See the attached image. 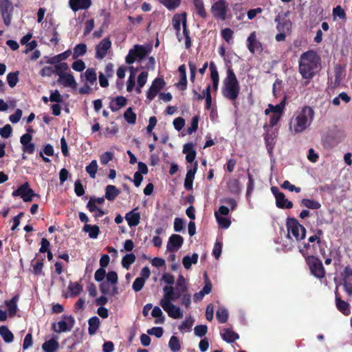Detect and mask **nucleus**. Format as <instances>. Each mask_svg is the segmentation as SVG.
I'll return each mask as SVG.
<instances>
[{
	"instance_id": "nucleus-1",
	"label": "nucleus",
	"mask_w": 352,
	"mask_h": 352,
	"mask_svg": "<svg viewBox=\"0 0 352 352\" xmlns=\"http://www.w3.org/2000/svg\"><path fill=\"white\" fill-rule=\"evenodd\" d=\"M320 58L314 51H308L300 56L299 72L305 79H311L318 69Z\"/></svg>"
},
{
	"instance_id": "nucleus-2",
	"label": "nucleus",
	"mask_w": 352,
	"mask_h": 352,
	"mask_svg": "<svg viewBox=\"0 0 352 352\" xmlns=\"http://www.w3.org/2000/svg\"><path fill=\"white\" fill-rule=\"evenodd\" d=\"M314 111L308 106L304 107L297 111L289 123L290 129L296 133L303 132L307 129L314 120Z\"/></svg>"
},
{
	"instance_id": "nucleus-3",
	"label": "nucleus",
	"mask_w": 352,
	"mask_h": 352,
	"mask_svg": "<svg viewBox=\"0 0 352 352\" xmlns=\"http://www.w3.org/2000/svg\"><path fill=\"white\" fill-rule=\"evenodd\" d=\"M164 296L160 301V305L162 309L167 313L170 318L173 319H180L184 316L182 309L173 303L175 300L174 287H164Z\"/></svg>"
},
{
	"instance_id": "nucleus-4",
	"label": "nucleus",
	"mask_w": 352,
	"mask_h": 352,
	"mask_svg": "<svg viewBox=\"0 0 352 352\" xmlns=\"http://www.w3.org/2000/svg\"><path fill=\"white\" fill-rule=\"evenodd\" d=\"M239 92L240 85L236 75L232 69H229L227 76L223 80L222 94L226 98L234 101L238 98Z\"/></svg>"
},
{
	"instance_id": "nucleus-5",
	"label": "nucleus",
	"mask_w": 352,
	"mask_h": 352,
	"mask_svg": "<svg viewBox=\"0 0 352 352\" xmlns=\"http://www.w3.org/2000/svg\"><path fill=\"white\" fill-rule=\"evenodd\" d=\"M173 25L176 31V35L179 41L183 38L185 39V46L188 49L191 46V41L186 27V14H176L173 19Z\"/></svg>"
},
{
	"instance_id": "nucleus-6",
	"label": "nucleus",
	"mask_w": 352,
	"mask_h": 352,
	"mask_svg": "<svg viewBox=\"0 0 352 352\" xmlns=\"http://www.w3.org/2000/svg\"><path fill=\"white\" fill-rule=\"evenodd\" d=\"M285 107V99L284 98L279 104L273 105L268 104V107L265 110V113L270 116L269 125L271 127L274 126L280 120Z\"/></svg>"
},
{
	"instance_id": "nucleus-7",
	"label": "nucleus",
	"mask_w": 352,
	"mask_h": 352,
	"mask_svg": "<svg viewBox=\"0 0 352 352\" xmlns=\"http://www.w3.org/2000/svg\"><path fill=\"white\" fill-rule=\"evenodd\" d=\"M287 238L292 239V236L298 241L305 239L306 235V229L300 225L296 219H290L287 222Z\"/></svg>"
},
{
	"instance_id": "nucleus-8",
	"label": "nucleus",
	"mask_w": 352,
	"mask_h": 352,
	"mask_svg": "<svg viewBox=\"0 0 352 352\" xmlns=\"http://www.w3.org/2000/svg\"><path fill=\"white\" fill-rule=\"evenodd\" d=\"M151 47L148 46L138 45L134 46L133 49L129 50L125 58L127 64H132L135 60H142L149 52Z\"/></svg>"
},
{
	"instance_id": "nucleus-9",
	"label": "nucleus",
	"mask_w": 352,
	"mask_h": 352,
	"mask_svg": "<svg viewBox=\"0 0 352 352\" xmlns=\"http://www.w3.org/2000/svg\"><path fill=\"white\" fill-rule=\"evenodd\" d=\"M228 10V4L226 0H218L211 6V12L213 16L222 21L226 19Z\"/></svg>"
},
{
	"instance_id": "nucleus-10",
	"label": "nucleus",
	"mask_w": 352,
	"mask_h": 352,
	"mask_svg": "<svg viewBox=\"0 0 352 352\" xmlns=\"http://www.w3.org/2000/svg\"><path fill=\"white\" fill-rule=\"evenodd\" d=\"M307 263L310 270L316 277L321 278L324 276V270L321 261L314 256L307 258Z\"/></svg>"
},
{
	"instance_id": "nucleus-11",
	"label": "nucleus",
	"mask_w": 352,
	"mask_h": 352,
	"mask_svg": "<svg viewBox=\"0 0 352 352\" xmlns=\"http://www.w3.org/2000/svg\"><path fill=\"white\" fill-rule=\"evenodd\" d=\"M75 324L74 318L71 316H63V320L58 321L57 324H54V329L56 332L61 333L70 331Z\"/></svg>"
},
{
	"instance_id": "nucleus-12",
	"label": "nucleus",
	"mask_w": 352,
	"mask_h": 352,
	"mask_svg": "<svg viewBox=\"0 0 352 352\" xmlns=\"http://www.w3.org/2000/svg\"><path fill=\"white\" fill-rule=\"evenodd\" d=\"M13 197L20 196L25 202L32 201V197L35 196L34 191L30 188L28 182L23 184L17 190L12 192Z\"/></svg>"
},
{
	"instance_id": "nucleus-13",
	"label": "nucleus",
	"mask_w": 352,
	"mask_h": 352,
	"mask_svg": "<svg viewBox=\"0 0 352 352\" xmlns=\"http://www.w3.org/2000/svg\"><path fill=\"white\" fill-rule=\"evenodd\" d=\"M111 42L109 38H105L96 47V58L97 59L104 58L108 50L111 48Z\"/></svg>"
},
{
	"instance_id": "nucleus-14",
	"label": "nucleus",
	"mask_w": 352,
	"mask_h": 352,
	"mask_svg": "<svg viewBox=\"0 0 352 352\" xmlns=\"http://www.w3.org/2000/svg\"><path fill=\"white\" fill-rule=\"evenodd\" d=\"M247 47L248 50L252 53L254 54L255 52L262 51V44L257 39L256 34L255 32H252L247 38Z\"/></svg>"
},
{
	"instance_id": "nucleus-15",
	"label": "nucleus",
	"mask_w": 352,
	"mask_h": 352,
	"mask_svg": "<svg viewBox=\"0 0 352 352\" xmlns=\"http://www.w3.org/2000/svg\"><path fill=\"white\" fill-rule=\"evenodd\" d=\"M164 85L165 82L162 78H156L153 80L147 92V98L149 101L154 99L157 93L164 87Z\"/></svg>"
},
{
	"instance_id": "nucleus-16",
	"label": "nucleus",
	"mask_w": 352,
	"mask_h": 352,
	"mask_svg": "<svg viewBox=\"0 0 352 352\" xmlns=\"http://www.w3.org/2000/svg\"><path fill=\"white\" fill-rule=\"evenodd\" d=\"M275 22L277 23L276 29L278 32H282L287 35L290 34L292 31V23L289 19H283L278 15L275 19Z\"/></svg>"
},
{
	"instance_id": "nucleus-17",
	"label": "nucleus",
	"mask_w": 352,
	"mask_h": 352,
	"mask_svg": "<svg viewBox=\"0 0 352 352\" xmlns=\"http://www.w3.org/2000/svg\"><path fill=\"white\" fill-rule=\"evenodd\" d=\"M32 136L30 133L23 134L20 138L23 152L32 154L35 151V144L32 143Z\"/></svg>"
},
{
	"instance_id": "nucleus-18",
	"label": "nucleus",
	"mask_w": 352,
	"mask_h": 352,
	"mask_svg": "<svg viewBox=\"0 0 352 352\" xmlns=\"http://www.w3.org/2000/svg\"><path fill=\"white\" fill-rule=\"evenodd\" d=\"M183 238L178 234H173L169 237L166 248L169 252L177 250L183 244Z\"/></svg>"
},
{
	"instance_id": "nucleus-19",
	"label": "nucleus",
	"mask_w": 352,
	"mask_h": 352,
	"mask_svg": "<svg viewBox=\"0 0 352 352\" xmlns=\"http://www.w3.org/2000/svg\"><path fill=\"white\" fill-rule=\"evenodd\" d=\"M91 5V0H69V6L74 11L87 10Z\"/></svg>"
},
{
	"instance_id": "nucleus-20",
	"label": "nucleus",
	"mask_w": 352,
	"mask_h": 352,
	"mask_svg": "<svg viewBox=\"0 0 352 352\" xmlns=\"http://www.w3.org/2000/svg\"><path fill=\"white\" fill-rule=\"evenodd\" d=\"M198 164L196 162L194 164V167L192 168H190L188 170L186 178L184 180V188L187 190H190L192 189L193 180L195 178V175L197 170Z\"/></svg>"
},
{
	"instance_id": "nucleus-21",
	"label": "nucleus",
	"mask_w": 352,
	"mask_h": 352,
	"mask_svg": "<svg viewBox=\"0 0 352 352\" xmlns=\"http://www.w3.org/2000/svg\"><path fill=\"white\" fill-rule=\"evenodd\" d=\"M57 82L66 87L75 88L76 87V80L72 74L67 72L58 78Z\"/></svg>"
},
{
	"instance_id": "nucleus-22",
	"label": "nucleus",
	"mask_w": 352,
	"mask_h": 352,
	"mask_svg": "<svg viewBox=\"0 0 352 352\" xmlns=\"http://www.w3.org/2000/svg\"><path fill=\"white\" fill-rule=\"evenodd\" d=\"M138 208H135L131 211L127 212L125 215V219L130 227L136 226L140 223V212H136Z\"/></svg>"
},
{
	"instance_id": "nucleus-23",
	"label": "nucleus",
	"mask_w": 352,
	"mask_h": 352,
	"mask_svg": "<svg viewBox=\"0 0 352 352\" xmlns=\"http://www.w3.org/2000/svg\"><path fill=\"white\" fill-rule=\"evenodd\" d=\"M206 284L203 289L197 292L193 296V300L195 302L200 301L203 299L206 294H208L212 291V285L210 280L208 279L206 274H205Z\"/></svg>"
},
{
	"instance_id": "nucleus-24",
	"label": "nucleus",
	"mask_w": 352,
	"mask_h": 352,
	"mask_svg": "<svg viewBox=\"0 0 352 352\" xmlns=\"http://www.w3.org/2000/svg\"><path fill=\"white\" fill-rule=\"evenodd\" d=\"M174 298L175 300L181 298L182 305L186 308H188L191 304V294L188 290L184 292H177L174 291Z\"/></svg>"
},
{
	"instance_id": "nucleus-25",
	"label": "nucleus",
	"mask_w": 352,
	"mask_h": 352,
	"mask_svg": "<svg viewBox=\"0 0 352 352\" xmlns=\"http://www.w3.org/2000/svg\"><path fill=\"white\" fill-rule=\"evenodd\" d=\"M221 336L227 342H233L239 338V336L230 329H224L221 331Z\"/></svg>"
},
{
	"instance_id": "nucleus-26",
	"label": "nucleus",
	"mask_w": 352,
	"mask_h": 352,
	"mask_svg": "<svg viewBox=\"0 0 352 352\" xmlns=\"http://www.w3.org/2000/svg\"><path fill=\"white\" fill-rule=\"evenodd\" d=\"M345 276L344 278V286L349 294H352V270L345 268Z\"/></svg>"
},
{
	"instance_id": "nucleus-27",
	"label": "nucleus",
	"mask_w": 352,
	"mask_h": 352,
	"mask_svg": "<svg viewBox=\"0 0 352 352\" xmlns=\"http://www.w3.org/2000/svg\"><path fill=\"white\" fill-rule=\"evenodd\" d=\"M19 296H14L11 300H6L5 304L7 306L9 314L10 316L15 315L17 311V302L19 300Z\"/></svg>"
},
{
	"instance_id": "nucleus-28",
	"label": "nucleus",
	"mask_w": 352,
	"mask_h": 352,
	"mask_svg": "<svg viewBox=\"0 0 352 352\" xmlns=\"http://www.w3.org/2000/svg\"><path fill=\"white\" fill-rule=\"evenodd\" d=\"M174 289H175V292H184L188 290V285L187 280H186V278L184 277V276L182 274H179L178 276V278H177V282H176V287H175V288L174 287Z\"/></svg>"
},
{
	"instance_id": "nucleus-29",
	"label": "nucleus",
	"mask_w": 352,
	"mask_h": 352,
	"mask_svg": "<svg viewBox=\"0 0 352 352\" xmlns=\"http://www.w3.org/2000/svg\"><path fill=\"white\" fill-rule=\"evenodd\" d=\"M276 206L280 208H292L293 206L292 202L287 199L283 192L276 198Z\"/></svg>"
},
{
	"instance_id": "nucleus-30",
	"label": "nucleus",
	"mask_w": 352,
	"mask_h": 352,
	"mask_svg": "<svg viewBox=\"0 0 352 352\" xmlns=\"http://www.w3.org/2000/svg\"><path fill=\"white\" fill-rule=\"evenodd\" d=\"M84 76L86 83H89L90 85H94L96 83L97 74L94 69L88 68L84 73Z\"/></svg>"
},
{
	"instance_id": "nucleus-31",
	"label": "nucleus",
	"mask_w": 352,
	"mask_h": 352,
	"mask_svg": "<svg viewBox=\"0 0 352 352\" xmlns=\"http://www.w3.org/2000/svg\"><path fill=\"white\" fill-rule=\"evenodd\" d=\"M120 194V190L113 185H108L106 187L105 198L109 201H113Z\"/></svg>"
},
{
	"instance_id": "nucleus-32",
	"label": "nucleus",
	"mask_w": 352,
	"mask_h": 352,
	"mask_svg": "<svg viewBox=\"0 0 352 352\" xmlns=\"http://www.w3.org/2000/svg\"><path fill=\"white\" fill-rule=\"evenodd\" d=\"M59 346V344L54 339L45 341L43 345L42 349L45 352H55Z\"/></svg>"
},
{
	"instance_id": "nucleus-33",
	"label": "nucleus",
	"mask_w": 352,
	"mask_h": 352,
	"mask_svg": "<svg viewBox=\"0 0 352 352\" xmlns=\"http://www.w3.org/2000/svg\"><path fill=\"white\" fill-rule=\"evenodd\" d=\"M100 319L97 316H93L89 319L88 331L90 335H94L100 326Z\"/></svg>"
},
{
	"instance_id": "nucleus-34",
	"label": "nucleus",
	"mask_w": 352,
	"mask_h": 352,
	"mask_svg": "<svg viewBox=\"0 0 352 352\" xmlns=\"http://www.w3.org/2000/svg\"><path fill=\"white\" fill-rule=\"evenodd\" d=\"M82 230L89 234V236L91 239H96L98 236L100 230L98 226H91L89 224H85Z\"/></svg>"
},
{
	"instance_id": "nucleus-35",
	"label": "nucleus",
	"mask_w": 352,
	"mask_h": 352,
	"mask_svg": "<svg viewBox=\"0 0 352 352\" xmlns=\"http://www.w3.org/2000/svg\"><path fill=\"white\" fill-rule=\"evenodd\" d=\"M0 335L3 340L7 343H10L14 340L13 333L6 326L0 327Z\"/></svg>"
},
{
	"instance_id": "nucleus-36",
	"label": "nucleus",
	"mask_w": 352,
	"mask_h": 352,
	"mask_svg": "<svg viewBox=\"0 0 352 352\" xmlns=\"http://www.w3.org/2000/svg\"><path fill=\"white\" fill-rule=\"evenodd\" d=\"M195 320L191 317H187L184 321L179 326L178 329L182 332H190L194 324Z\"/></svg>"
},
{
	"instance_id": "nucleus-37",
	"label": "nucleus",
	"mask_w": 352,
	"mask_h": 352,
	"mask_svg": "<svg viewBox=\"0 0 352 352\" xmlns=\"http://www.w3.org/2000/svg\"><path fill=\"white\" fill-rule=\"evenodd\" d=\"M197 261L198 254L197 253H194L191 256H185L182 260L184 267L187 270L190 268L192 264H196Z\"/></svg>"
},
{
	"instance_id": "nucleus-38",
	"label": "nucleus",
	"mask_w": 352,
	"mask_h": 352,
	"mask_svg": "<svg viewBox=\"0 0 352 352\" xmlns=\"http://www.w3.org/2000/svg\"><path fill=\"white\" fill-rule=\"evenodd\" d=\"M87 52V45L85 43L76 45L74 48L73 58L76 59L80 56H84Z\"/></svg>"
},
{
	"instance_id": "nucleus-39",
	"label": "nucleus",
	"mask_w": 352,
	"mask_h": 352,
	"mask_svg": "<svg viewBox=\"0 0 352 352\" xmlns=\"http://www.w3.org/2000/svg\"><path fill=\"white\" fill-rule=\"evenodd\" d=\"M336 306L337 308L344 315H349L350 314V309L349 304L342 300L340 298L336 297Z\"/></svg>"
},
{
	"instance_id": "nucleus-40",
	"label": "nucleus",
	"mask_w": 352,
	"mask_h": 352,
	"mask_svg": "<svg viewBox=\"0 0 352 352\" xmlns=\"http://www.w3.org/2000/svg\"><path fill=\"white\" fill-rule=\"evenodd\" d=\"M216 317L220 323H225L228 318V310L223 307H219L217 311Z\"/></svg>"
},
{
	"instance_id": "nucleus-41",
	"label": "nucleus",
	"mask_w": 352,
	"mask_h": 352,
	"mask_svg": "<svg viewBox=\"0 0 352 352\" xmlns=\"http://www.w3.org/2000/svg\"><path fill=\"white\" fill-rule=\"evenodd\" d=\"M69 69V65L66 63H62L61 64H56L54 65V74L60 78V76L64 75Z\"/></svg>"
},
{
	"instance_id": "nucleus-42",
	"label": "nucleus",
	"mask_w": 352,
	"mask_h": 352,
	"mask_svg": "<svg viewBox=\"0 0 352 352\" xmlns=\"http://www.w3.org/2000/svg\"><path fill=\"white\" fill-rule=\"evenodd\" d=\"M151 315L153 317L156 318L155 322L156 324H162L164 322V316H163L161 309L155 306L152 310Z\"/></svg>"
},
{
	"instance_id": "nucleus-43",
	"label": "nucleus",
	"mask_w": 352,
	"mask_h": 352,
	"mask_svg": "<svg viewBox=\"0 0 352 352\" xmlns=\"http://www.w3.org/2000/svg\"><path fill=\"white\" fill-rule=\"evenodd\" d=\"M135 261V256L134 254H127L122 259V265L124 268L129 270L131 265Z\"/></svg>"
},
{
	"instance_id": "nucleus-44",
	"label": "nucleus",
	"mask_w": 352,
	"mask_h": 352,
	"mask_svg": "<svg viewBox=\"0 0 352 352\" xmlns=\"http://www.w3.org/2000/svg\"><path fill=\"white\" fill-rule=\"evenodd\" d=\"M68 289L71 292V296H76L82 291V286L78 282L69 283Z\"/></svg>"
},
{
	"instance_id": "nucleus-45",
	"label": "nucleus",
	"mask_w": 352,
	"mask_h": 352,
	"mask_svg": "<svg viewBox=\"0 0 352 352\" xmlns=\"http://www.w3.org/2000/svg\"><path fill=\"white\" fill-rule=\"evenodd\" d=\"M193 4L197 10V13L202 18L206 17V12L204 8L203 0H193Z\"/></svg>"
},
{
	"instance_id": "nucleus-46",
	"label": "nucleus",
	"mask_w": 352,
	"mask_h": 352,
	"mask_svg": "<svg viewBox=\"0 0 352 352\" xmlns=\"http://www.w3.org/2000/svg\"><path fill=\"white\" fill-rule=\"evenodd\" d=\"M168 346L173 352H177L181 349V344L178 338L173 336L168 342Z\"/></svg>"
},
{
	"instance_id": "nucleus-47",
	"label": "nucleus",
	"mask_w": 352,
	"mask_h": 352,
	"mask_svg": "<svg viewBox=\"0 0 352 352\" xmlns=\"http://www.w3.org/2000/svg\"><path fill=\"white\" fill-rule=\"evenodd\" d=\"M125 120L131 124H133L136 122V114L133 111L131 107H129L124 113Z\"/></svg>"
},
{
	"instance_id": "nucleus-48",
	"label": "nucleus",
	"mask_w": 352,
	"mask_h": 352,
	"mask_svg": "<svg viewBox=\"0 0 352 352\" xmlns=\"http://www.w3.org/2000/svg\"><path fill=\"white\" fill-rule=\"evenodd\" d=\"M85 170L89 175L90 177L94 179L98 170V164L96 160H92L91 163L86 166Z\"/></svg>"
},
{
	"instance_id": "nucleus-49",
	"label": "nucleus",
	"mask_w": 352,
	"mask_h": 352,
	"mask_svg": "<svg viewBox=\"0 0 352 352\" xmlns=\"http://www.w3.org/2000/svg\"><path fill=\"white\" fill-rule=\"evenodd\" d=\"M302 204L307 208L314 210L319 209L321 207L318 201L309 199H303L302 200Z\"/></svg>"
},
{
	"instance_id": "nucleus-50",
	"label": "nucleus",
	"mask_w": 352,
	"mask_h": 352,
	"mask_svg": "<svg viewBox=\"0 0 352 352\" xmlns=\"http://www.w3.org/2000/svg\"><path fill=\"white\" fill-rule=\"evenodd\" d=\"M129 69L131 70V74H130V76L127 80L126 90L129 92H131L133 91L134 86H135V78L136 71H134V69L133 67H130Z\"/></svg>"
},
{
	"instance_id": "nucleus-51",
	"label": "nucleus",
	"mask_w": 352,
	"mask_h": 352,
	"mask_svg": "<svg viewBox=\"0 0 352 352\" xmlns=\"http://www.w3.org/2000/svg\"><path fill=\"white\" fill-rule=\"evenodd\" d=\"M1 13L12 12V6L10 0L0 1Z\"/></svg>"
},
{
	"instance_id": "nucleus-52",
	"label": "nucleus",
	"mask_w": 352,
	"mask_h": 352,
	"mask_svg": "<svg viewBox=\"0 0 352 352\" xmlns=\"http://www.w3.org/2000/svg\"><path fill=\"white\" fill-rule=\"evenodd\" d=\"M168 10H174L177 8L181 0H159Z\"/></svg>"
},
{
	"instance_id": "nucleus-53",
	"label": "nucleus",
	"mask_w": 352,
	"mask_h": 352,
	"mask_svg": "<svg viewBox=\"0 0 352 352\" xmlns=\"http://www.w3.org/2000/svg\"><path fill=\"white\" fill-rule=\"evenodd\" d=\"M214 216L218 223L223 228H228L230 226L231 221L226 217H221L217 212H214Z\"/></svg>"
},
{
	"instance_id": "nucleus-54",
	"label": "nucleus",
	"mask_w": 352,
	"mask_h": 352,
	"mask_svg": "<svg viewBox=\"0 0 352 352\" xmlns=\"http://www.w3.org/2000/svg\"><path fill=\"white\" fill-rule=\"evenodd\" d=\"M18 72H11L7 75V81L10 87H14L19 81Z\"/></svg>"
},
{
	"instance_id": "nucleus-55",
	"label": "nucleus",
	"mask_w": 352,
	"mask_h": 352,
	"mask_svg": "<svg viewBox=\"0 0 352 352\" xmlns=\"http://www.w3.org/2000/svg\"><path fill=\"white\" fill-rule=\"evenodd\" d=\"M208 331V327L206 325H197L194 329L195 335L197 337L201 338L204 336Z\"/></svg>"
},
{
	"instance_id": "nucleus-56",
	"label": "nucleus",
	"mask_w": 352,
	"mask_h": 352,
	"mask_svg": "<svg viewBox=\"0 0 352 352\" xmlns=\"http://www.w3.org/2000/svg\"><path fill=\"white\" fill-rule=\"evenodd\" d=\"M210 78L212 81H219V73L215 64L212 62L210 64Z\"/></svg>"
},
{
	"instance_id": "nucleus-57",
	"label": "nucleus",
	"mask_w": 352,
	"mask_h": 352,
	"mask_svg": "<svg viewBox=\"0 0 352 352\" xmlns=\"http://www.w3.org/2000/svg\"><path fill=\"white\" fill-rule=\"evenodd\" d=\"M145 282H146V280H143V278H140L139 277L135 278V280H134V282L132 285L133 289L135 292H140L143 288V287L145 284Z\"/></svg>"
},
{
	"instance_id": "nucleus-58",
	"label": "nucleus",
	"mask_w": 352,
	"mask_h": 352,
	"mask_svg": "<svg viewBox=\"0 0 352 352\" xmlns=\"http://www.w3.org/2000/svg\"><path fill=\"white\" fill-rule=\"evenodd\" d=\"M281 188L283 189H287L290 192L295 191L297 193L300 192L301 190L300 188L295 186L287 180L283 182V183L281 185Z\"/></svg>"
},
{
	"instance_id": "nucleus-59",
	"label": "nucleus",
	"mask_w": 352,
	"mask_h": 352,
	"mask_svg": "<svg viewBox=\"0 0 352 352\" xmlns=\"http://www.w3.org/2000/svg\"><path fill=\"white\" fill-rule=\"evenodd\" d=\"M50 100L51 102H56L58 103L62 102L63 101V96L60 95L58 90L56 89L54 91L51 92L50 96Z\"/></svg>"
},
{
	"instance_id": "nucleus-60",
	"label": "nucleus",
	"mask_w": 352,
	"mask_h": 352,
	"mask_svg": "<svg viewBox=\"0 0 352 352\" xmlns=\"http://www.w3.org/2000/svg\"><path fill=\"white\" fill-rule=\"evenodd\" d=\"M333 16L335 18L336 16L340 19H345L346 14L344 10L340 6H337L333 9Z\"/></svg>"
},
{
	"instance_id": "nucleus-61",
	"label": "nucleus",
	"mask_w": 352,
	"mask_h": 352,
	"mask_svg": "<svg viewBox=\"0 0 352 352\" xmlns=\"http://www.w3.org/2000/svg\"><path fill=\"white\" fill-rule=\"evenodd\" d=\"M228 188L233 193H237L240 191L239 183L236 179H232L228 182Z\"/></svg>"
},
{
	"instance_id": "nucleus-62",
	"label": "nucleus",
	"mask_w": 352,
	"mask_h": 352,
	"mask_svg": "<svg viewBox=\"0 0 352 352\" xmlns=\"http://www.w3.org/2000/svg\"><path fill=\"white\" fill-rule=\"evenodd\" d=\"M12 127L10 124H6L0 129V135L3 138H8L12 133Z\"/></svg>"
},
{
	"instance_id": "nucleus-63",
	"label": "nucleus",
	"mask_w": 352,
	"mask_h": 352,
	"mask_svg": "<svg viewBox=\"0 0 352 352\" xmlns=\"http://www.w3.org/2000/svg\"><path fill=\"white\" fill-rule=\"evenodd\" d=\"M221 36L226 42L230 43L232 39L233 31L230 28H225L221 30Z\"/></svg>"
},
{
	"instance_id": "nucleus-64",
	"label": "nucleus",
	"mask_w": 352,
	"mask_h": 352,
	"mask_svg": "<svg viewBox=\"0 0 352 352\" xmlns=\"http://www.w3.org/2000/svg\"><path fill=\"white\" fill-rule=\"evenodd\" d=\"M72 67L75 71L82 72L85 69V64L82 60L78 59L72 63Z\"/></svg>"
}]
</instances>
